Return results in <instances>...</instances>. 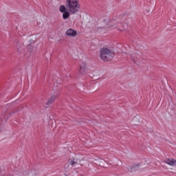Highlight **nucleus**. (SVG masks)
Here are the masks:
<instances>
[{"instance_id":"obj_1","label":"nucleus","mask_w":176,"mask_h":176,"mask_svg":"<svg viewBox=\"0 0 176 176\" xmlns=\"http://www.w3.org/2000/svg\"><path fill=\"white\" fill-rule=\"evenodd\" d=\"M66 8L67 11L63 12V20H68L70 14H76L80 10L79 0H66Z\"/></svg>"},{"instance_id":"obj_2","label":"nucleus","mask_w":176,"mask_h":176,"mask_svg":"<svg viewBox=\"0 0 176 176\" xmlns=\"http://www.w3.org/2000/svg\"><path fill=\"white\" fill-rule=\"evenodd\" d=\"M109 27H112L113 28H116L118 31H122L121 28L124 27V24L123 23V19H120V17L113 18L111 21H110L106 26H104V28H109Z\"/></svg>"},{"instance_id":"obj_3","label":"nucleus","mask_w":176,"mask_h":176,"mask_svg":"<svg viewBox=\"0 0 176 176\" xmlns=\"http://www.w3.org/2000/svg\"><path fill=\"white\" fill-rule=\"evenodd\" d=\"M100 58L102 61H111L115 56V52L108 48H102L100 50Z\"/></svg>"},{"instance_id":"obj_4","label":"nucleus","mask_w":176,"mask_h":176,"mask_svg":"<svg viewBox=\"0 0 176 176\" xmlns=\"http://www.w3.org/2000/svg\"><path fill=\"white\" fill-rule=\"evenodd\" d=\"M86 69H87V64L86 63H80L78 69L79 73L81 75H85L86 74Z\"/></svg>"},{"instance_id":"obj_5","label":"nucleus","mask_w":176,"mask_h":176,"mask_svg":"<svg viewBox=\"0 0 176 176\" xmlns=\"http://www.w3.org/2000/svg\"><path fill=\"white\" fill-rule=\"evenodd\" d=\"M66 35H67V36H71L74 38L76 36V35H78V32H76V30L74 29L70 28L66 31Z\"/></svg>"},{"instance_id":"obj_6","label":"nucleus","mask_w":176,"mask_h":176,"mask_svg":"<svg viewBox=\"0 0 176 176\" xmlns=\"http://www.w3.org/2000/svg\"><path fill=\"white\" fill-rule=\"evenodd\" d=\"M69 163L70 164V166H75L76 164H78L79 163H80V160L78 159V158H72L69 160Z\"/></svg>"},{"instance_id":"obj_7","label":"nucleus","mask_w":176,"mask_h":176,"mask_svg":"<svg viewBox=\"0 0 176 176\" xmlns=\"http://www.w3.org/2000/svg\"><path fill=\"white\" fill-rule=\"evenodd\" d=\"M164 163L168 164L169 166H172L173 167L176 166V160L174 159L166 160L164 161Z\"/></svg>"},{"instance_id":"obj_8","label":"nucleus","mask_w":176,"mask_h":176,"mask_svg":"<svg viewBox=\"0 0 176 176\" xmlns=\"http://www.w3.org/2000/svg\"><path fill=\"white\" fill-rule=\"evenodd\" d=\"M28 49V52H29V53H34V52H35V50H36V48H35V45L32 43L29 44L27 47Z\"/></svg>"},{"instance_id":"obj_9","label":"nucleus","mask_w":176,"mask_h":176,"mask_svg":"<svg viewBox=\"0 0 176 176\" xmlns=\"http://www.w3.org/2000/svg\"><path fill=\"white\" fill-rule=\"evenodd\" d=\"M56 100V96H51L48 101L45 102V107H49V105H52L54 100Z\"/></svg>"},{"instance_id":"obj_10","label":"nucleus","mask_w":176,"mask_h":176,"mask_svg":"<svg viewBox=\"0 0 176 176\" xmlns=\"http://www.w3.org/2000/svg\"><path fill=\"white\" fill-rule=\"evenodd\" d=\"M59 11L60 12V13H64L67 12V7H65V6L64 5H61L59 8Z\"/></svg>"}]
</instances>
